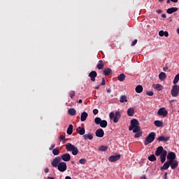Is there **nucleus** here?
<instances>
[{
	"label": "nucleus",
	"mask_w": 179,
	"mask_h": 179,
	"mask_svg": "<svg viewBox=\"0 0 179 179\" xmlns=\"http://www.w3.org/2000/svg\"><path fill=\"white\" fill-rule=\"evenodd\" d=\"M66 150L67 152H72V155L73 156H76L78 153H79V150H78V147L72 145L71 143H68L66 144Z\"/></svg>",
	"instance_id": "f257e3e1"
},
{
	"label": "nucleus",
	"mask_w": 179,
	"mask_h": 179,
	"mask_svg": "<svg viewBox=\"0 0 179 179\" xmlns=\"http://www.w3.org/2000/svg\"><path fill=\"white\" fill-rule=\"evenodd\" d=\"M110 120H113V122L117 124L120 121V118H121V112L117 111L115 113L114 112H110L109 114Z\"/></svg>",
	"instance_id": "f03ea898"
},
{
	"label": "nucleus",
	"mask_w": 179,
	"mask_h": 179,
	"mask_svg": "<svg viewBox=\"0 0 179 179\" xmlns=\"http://www.w3.org/2000/svg\"><path fill=\"white\" fill-rule=\"evenodd\" d=\"M155 138H156V133L155 132L150 133L144 141V145L145 146H148L149 143H152V142L155 141Z\"/></svg>",
	"instance_id": "7ed1b4c3"
},
{
	"label": "nucleus",
	"mask_w": 179,
	"mask_h": 179,
	"mask_svg": "<svg viewBox=\"0 0 179 179\" xmlns=\"http://www.w3.org/2000/svg\"><path fill=\"white\" fill-rule=\"evenodd\" d=\"M94 122L96 125H100L101 128H106L108 125L107 120H101L100 117H96L94 119Z\"/></svg>",
	"instance_id": "20e7f679"
},
{
	"label": "nucleus",
	"mask_w": 179,
	"mask_h": 179,
	"mask_svg": "<svg viewBox=\"0 0 179 179\" xmlns=\"http://www.w3.org/2000/svg\"><path fill=\"white\" fill-rule=\"evenodd\" d=\"M171 94L172 97H179V85H173L172 86V90H171Z\"/></svg>",
	"instance_id": "39448f33"
},
{
	"label": "nucleus",
	"mask_w": 179,
	"mask_h": 179,
	"mask_svg": "<svg viewBox=\"0 0 179 179\" xmlns=\"http://www.w3.org/2000/svg\"><path fill=\"white\" fill-rule=\"evenodd\" d=\"M157 115H159V117H167V115H169V111H167V110H166V108L163 107V108H160L158 110L157 112Z\"/></svg>",
	"instance_id": "423d86ee"
},
{
	"label": "nucleus",
	"mask_w": 179,
	"mask_h": 179,
	"mask_svg": "<svg viewBox=\"0 0 179 179\" xmlns=\"http://www.w3.org/2000/svg\"><path fill=\"white\" fill-rule=\"evenodd\" d=\"M66 169H67L66 163L64 162H60L57 166V170H59V171H61V173H64V171H66Z\"/></svg>",
	"instance_id": "0eeeda50"
},
{
	"label": "nucleus",
	"mask_w": 179,
	"mask_h": 179,
	"mask_svg": "<svg viewBox=\"0 0 179 179\" xmlns=\"http://www.w3.org/2000/svg\"><path fill=\"white\" fill-rule=\"evenodd\" d=\"M176 157H177V156L173 152H169L166 156L167 160H169V162H171V163H173V162L176 160Z\"/></svg>",
	"instance_id": "6e6552de"
},
{
	"label": "nucleus",
	"mask_w": 179,
	"mask_h": 179,
	"mask_svg": "<svg viewBox=\"0 0 179 179\" xmlns=\"http://www.w3.org/2000/svg\"><path fill=\"white\" fill-rule=\"evenodd\" d=\"M135 127H139V121L136 119H133L131 120V126L129 127V130L132 131Z\"/></svg>",
	"instance_id": "1a4fd4ad"
},
{
	"label": "nucleus",
	"mask_w": 179,
	"mask_h": 179,
	"mask_svg": "<svg viewBox=\"0 0 179 179\" xmlns=\"http://www.w3.org/2000/svg\"><path fill=\"white\" fill-rule=\"evenodd\" d=\"M61 163V158L59 157H55L51 162L52 167H58V165Z\"/></svg>",
	"instance_id": "9d476101"
},
{
	"label": "nucleus",
	"mask_w": 179,
	"mask_h": 179,
	"mask_svg": "<svg viewBox=\"0 0 179 179\" xmlns=\"http://www.w3.org/2000/svg\"><path fill=\"white\" fill-rule=\"evenodd\" d=\"M120 159H121V155H112V156H110L108 157V160L111 163H113L114 162H118V160H120Z\"/></svg>",
	"instance_id": "9b49d317"
},
{
	"label": "nucleus",
	"mask_w": 179,
	"mask_h": 179,
	"mask_svg": "<svg viewBox=\"0 0 179 179\" xmlns=\"http://www.w3.org/2000/svg\"><path fill=\"white\" fill-rule=\"evenodd\" d=\"M88 76L90 78L91 82H96V78H97V72H96V71H92L89 73Z\"/></svg>",
	"instance_id": "f8f14e48"
},
{
	"label": "nucleus",
	"mask_w": 179,
	"mask_h": 179,
	"mask_svg": "<svg viewBox=\"0 0 179 179\" xmlns=\"http://www.w3.org/2000/svg\"><path fill=\"white\" fill-rule=\"evenodd\" d=\"M60 158L63 162H69L71 160V155L69 153L63 154Z\"/></svg>",
	"instance_id": "ddd939ff"
},
{
	"label": "nucleus",
	"mask_w": 179,
	"mask_h": 179,
	"mask_svg": "<svg viewBox=\"0 0 179 179\" xmlns=\"http://www.w3.org/2000/svg\"><path fill=\"white\" fill-rule=\"evenodd\" d=\"M95 134L98 138H103L104 136V130L103 129H99L96 131Z\"/></svg>",
	"instance_id": "4468645a"
},
{
	"label": "nucleus",
	"mask_w": 179,
	"mask_h": 179,
	"mask_svg": "<svg viewBox=\"0 0 179 179\" xmlns=\"http://www.w3.org/2000/svg\"><path fill=\"white\" fill-rule=\"evenodd\" d=\"M164 148H163V146H159L157 148L155 151V156H160L164 152Z\"/></svg>",
	"instance_id": "2eb2a0df"
},
{
	"label": "nucleus",
	"mask_w": 179,
	"mask_h": 179,
	"mask_svg": "<svg viewBox=\"0 0 179 179\" xmlns=\"http://www.w3.org/2000/svg\"><path fill=\"white\" fill-rule=\"evenodd\" d=\"M157 141H159V142H169V141H170V137H166L164 136H161L159 137H158Z\"/></svg>",
	"instance_id": "dca6fc26"
},
{
	"label": "nucleus",
	"mask_w": 179,
	"mask_h": 179,
	"mask_svg": "<svg viewBox=\"0 0 179 179\" xmlns=\"http://www.w3.org/2000/svg\"><path fill=\"white\" fill-rule=\"evenodd\" d=\"M177 10H178V8H177V7H171V8H168L166 10V13H168L169 15H171V14L174 13L175 12H177Z\"/></svg>",
	"instance_id": "f3484780"
},
{
	"label": "nucleus",
	"mask_w": 179,
	"mask_h": 179,
	"mask_svg": "<svg viewBox=\"0 0 179 179\" xmlns=\"http://www.w3.org/2000/svg\"><path fill=\"white\" fill-rule=\"evenodd\" d=\"M167 156V150H164V152H163L162 153V155H160V159H161V162L162 163H164V162H166V157Z\"/></svg>",
	"instance_id": "a211bd4d"
},
{
	"label": "nucleus",
	"mask_w": 179,
	"mask_h": 179,
	"mask_svg": "<svg viewBox=\"0 0 179 179\" xmlns=\"http://www.w3.org/2000/svg\"><path fill=\"white\" fill-rule=\"evenodd\" d=\"M152 87H154V89L157 90L158 92H162V90H163V85H162L161 84H154L152 85Z\"/></svg>",
	"instance_id": "6ab92c4d"
},
{
	"label": "nucleus",
	"mask_w": 179,
	"mask_h": 179,
	"mask_svg": "<svg viewBox=\"0 0 179 179\" xmlns=\"http://www.w3.org/2000/svg\"><path fill=\"white\" fill-rule=\"evenodd\" d=\"M171 164V161H167L165 162L162 167H161V170H167L169 167H170V165Z\"/></svg>",
	"instance_id": "aec40b11"
},
{
	"label": "nucleus",
	"mask_w": 179,
	"mask_h": 179,
	"mask_svg": "<svg viewBox=\"0 0 179 179\" xmlns=\"http://www.w3.org/2000/svg\"><path fill=\"white\" fill-rule=\"evenodd\" d=\"M89 115L87 114V113L86 112H83L81 113V115H80V120L82 121V122H83L84 121H86L87 118V116Z\"/></svg>",
	"instance_id": "412c9836"
},
{
	"label": "nucleus",
	"mask_w": 179,
	"mask_h": 179,
	"mask_svg": "<svg viewBox=\"0 0 179 179\" xmlns=\"http://www.w3.org/2000/svg\"><path fill=\"white\" fill-rule=\"evenodd\" d=\"M84 141H87V139H89V141H92L93 139V134H87L85 135H84L83 136Z\"/></svg>",
	"instance_id": "4be33fe9"
},
{
	"label": "nucleus",
	"mask_w": 179,
	"mask_h": 179,
	"mask_svg": "<svg viewBox=\"0 0 179 179\" xmlns=\"http://www.w3.org/2000/svg\"><path fill=\"white\" fill-rule=\"evenodd\" d=\"M171 169H172V170H174V169H177V167H178V162L177 160H173L171 164Z\"/></svg>",
	"instance_id": "5701e85b"
},
{
	"label": "nucleus",
	"mask_w": 179,
	"mask_h": 179,
	"mask_svg": "<svg viewBox=\"0 0 179 179\" xmlns=\"http://www.w3.org/2000/svg\"><path fill=\"white\" fill-rule=\"evenodd\" d=\"M134 114H135V109H134V108H129L127 110V115H129V117H134Z\"/></svg>",
	"instance_id": "b1692460"
},
{
	"label": "nucleus",
	"mask_w": 179,
	"mask_h": 179,
	"mask_svg": "<svg viewBox=\"0 0 179 179\" xmlns=\"http://www.w3.org/2000/svg\"><path fill=\"white\" fill-rule=\"evenodd\" d=\"M68 114L73 117V115H76V110L73 108H69L68 110Z\"/></svg>",
	"instance_id": "393cba45"
},
{
	"label": "nucleus",
	"mask_w": 179,
	"mask_h": 179,
	"mask_svg": "<svg viewBox=\"0 0 179 179\" xmlns=\"http://www.w3.org/2000/svg\"><path fill=\"white\" fill-rule=\"evenodd\" d=\"M97 69L101 70L104 68V62L103 60H99L98 64L96 65Z\"/></svg>",
	"instance_id": "a878e982"
},
{
	"label": "nucleus",
	"mask_w": 179,
	"mask_h": 179,
	"mask_svg": "<svg viewBox=\"0 0 179 179\" xmlns=\"http://www.w3.org/2000/svg\"><path fill=\"white\" fill-rule=\"evenodd\" d=\"M77 132L78 134H79V135H85V128L78 127L77 128Z\"/></svg>",
	"instance_id": "bb28decb"
},
{
	"label": "nucleus",
	"mask_w": 179,
	"mask_h": 179,
	"mask_svg": "<svg viewBox=\"0 0 179 179\" xmlns=\"http://www.w3.org/2000/svg\"><path fill=\"white\" fill-rule=\"evenodd\" d=\"M103 75L105 76H108V75H110L112 73L113 71L111 70V69L108 68V69L103 70Z\"/></svg>",
	"instance_id": "cd10ccee"
},
{
	"label": "nucleus",
	"mask_w": 179,
	"mask_h": 179,
	"mask_svg": "<svg viewBox=\"0 0 179 179\" xmlns=\"http://www.w3.org/2000/svg\"><path fill=\"white\" fill-rule=\"evenodd\" d=\"M154 124L155 125V127H157V128H161L162 127H163V122L160 120H155L154 122Z\"/></svg>",
	"instance_id": "c85d7f7f"
},
{
	"label": "nucleus",
	"mask_w": 179,
	"mask_h": 179,
	"mask_svg": "<svg viewBox=\"0 0 179 179\" xmlns=\"http://www.w3.org/2000/svg\"><path fill=\"white\" fill-rule=\"evenodd\" d=\"M120 103H128V98L125 95L120 96Z\"/></svg>",
	"instance_id": "c756f323"
},
{
	"label": "nucleus",
	"mask_w": 179,
	"mask_h": 179,
	"mask_svg": "<svg viewBox=\"0 0 179 179\" xmlns=\"http://www.w3.org/2000/svg\"><path fill=\"white\" fill-rule=\"evenodd\" d=\"M66 132H67L68 135H72V132H73V125L69 124Z\"/></svg>",
	"instance_id": "7c9ffc66"
},
{
	"label": "nucleus",
	"mask_w": 179,
	"mask_h": 179,
	"mask_svg": "<svg viewBox=\"0 0 179 179\" xmlns=\"http://www.w3.org/2000/svg\"><path fill=\"white\" fill-rule=\"evenodd\" d=\"M159 78L160 80H165L166 78H167V75H166L164 72H161L159 75Z\"/></svg>",
	"instance_id": "2f4dec72"
},
{
	"label": "nucleus",
	"mask_w": 179,
	"mask_h": 179,
	"mask_svg": "<svg viewBox=\"0 0 179 179\" xmlns=\"http://www.w3.org/2000/svg\"><path fill=\"white\" fill-rule=\"evenodd\" d=\"M135 91L136 93H141V92H143V87H142L141 85H137L135 88Z\"/></svg>",
	"instance_id": "473e14b6"
},
{
	"label": "nucleus",
	"mask_w": 179,
	"mask_h": 179,
	"mask_svg": "<svg viewBox=\"0 0 179 179\" xmlns=\"http://www.w3.org/2000/svg\"><path fill=\"white\" fill-rule=\"evenodd\" d=\"M125 74L124 73H121L118 76H117V80L120 81V82H124V80H125Z\"/></svg>",
	"instance_id": "72a5a7b5"
},
{
	"label": "nucleus",
	"mask_w": 179,
	"mask_h": 179,
	"mask_svg": "<svg viewBox=\"0 0 179 179\" xmlns=\"http://www.w3.org/2000/svg\"><path fill=\"white\" fill-rule=\"evenodd\" d=\"M108 149V147L107 145H101L99 148V150L100 152H106Z\"/></svg>",
	"instance_id": "f704fd0d"
},
{
	"label": "nucleus",
	"mask_w": 179,
	"mask_h": 179,
	"mask_svg": "<svg viewBox=\"0 0 179 179\" xmlns=\"http://www.w3.org/2000/svg\"><path fill=\"white\" fill-rule=\"evenodd\" d=\"M179 81V73L175 76L174 80L173 81V85H177Z\"/></svg>",
	"instance_id": "c9c22d12"
},
{
	"label": "nucleus",
	"mask_w": 179,
	"mask_h": 179,
	"mask_svg": "<svg viewBox=\"0 0 179 179\" xmlns=\"http://www.w3.org/2000/svg\"><path fill=\"white\" fill-rule=\"evenodd\" d=\"M156 156H155V155H151L148 157V160H150V162H156Z\"/></svg>",
	"instance_id": "e433bc0d"
},
{
	"label": "nucleus",
	"mask_w": 179,
	"mask_h": 179,
	"mask_svg": "<svg viewBox=\"0 0 179 179\" xmlns=\"http://www.w3.org/2000/svg\"><path fill=\"white\" fill-rule=\"evenodd\" d=\"M134 134H136L138 132H139V131H141V127L139 126H136L134 127V129H132Z\"/></svg>",
	"instance_id": "4c0bfd02"
},
{
	"label": "nucleus",
	"mask_w": 179,
	"mask_h": 179,
	"mask_svg": "<svg viewBox=\"0 0 179 179\" xmlns=\"http://www.w3.org/2000/svg\"><path fill=\"white\" fill-rule=\"evenodd\" d=\"M52 154L54 155V156H58V155H59V150L58 148L53 149Z\"/></svg>",
	"instance_id": "58836bf2"
},
{
	"label": "nucleus",
	"mask_w": 179,
	"mask_h": 179,
	"mask_svg": "<svg viewBox=\"0 0 179 179\" xmlns=\"http://www.w3.org/2000/svg\"><path fill=\"white\" fill-rule=\"evenodd\" d=\"M75 94H76L75 91H71L69 92V96H70L71 99H73L75 97Z\"/></svg>",
	"instance_id": "ea45409f"
},
{
	"label": "nucleus",
	"mask_w": 179,
	"mask_h": 179,
	"mask_svg": "<svg viewBox=\"0 0 179 179\" xmlns=\"http://www.w3.org/2000/svg\"><path fill=\"white\" fill-rule=\"evenodd\" d=\"M59 141L63 142H66V138H65V136H59Z\"/></svg>",
	"instance_id": "a19ab883"
},
{
	"label": "nucleus",
	"mask_w": 179,
	"mask_h": 179,
	"mask_svg": "<svg viewBox=\"0 0 179 179\" xmlns=\"http://www.w3.org/2000/svg\"><path fill=\"white\" fill-rule=\"evenodd\" d=\"M141 136H142V132L139 131L134 135V138H141Z\"/></svg>",
	"instance_id": "79ce46f5"
},
{
	"label": "nucleus",
	"mask_w": 179,
	"mask_h": 179,
	"mask_svg": "<svg viewBox=\"0 0 179 179\" xmlns=\"http://www.w3.org/2000/svg\"><path fill=\"white\" fill-rule=\"evenodd\" d=\"M86 159H80V160H79V163L80 164H86Z\"/></svg>",
	"instance_id": "37998d69"
},
{
	"label": "nucleus",
	"mask_w": 179,
	"mask_h": 179,
	"mask_svg": "<svg viewBox=\"0 0 179 179\" xmlns=\"http://www.w3.org/2000/svg\"><path fill=\"white\" fill-rule=\"evenodd\" d=\"M106 85V80L104 79V78H102V81L100 84V86H104Z\"/></svg>",
	"instance_id": "c03bdc74"
},
{
	"label": "nucleus",
	"mask_w": 179,
	"mask_h": 179,
	"mask_svg": "<svg viewBox=\"0 0 179 179\" xmlns=\"http://www.w3.org/2000/svg\"><path fill=\"white\" fill-rule=\"evenodd\" d=\"M147 96H153L154 93L152 91H148L146 92Z\"/></svg>",
	"instance_id": "a18cd8bd"
},
{
	"label": "nucleus",
	"mask_w": 179,
	"mask_h": 179,
	"mask_svg": "<svg viewBox=\"0 0 179 179\" xmlns=\"http://www.w3.org/2000/svg\"><path fill=\"white\" fill-rule=\"evenodd\" d=\"M159 36H160V37H163V36H164V31L163 30L159 31Z\"/></svg>",
	"instance_id": "49530a36"
},
{
	"label": "nucleus",
	"mask_w": 179,
	"mask_h": 179,
	"mask_svg": "<svg viewBox=\"0 0 179 179\" xmlns=\"http://www.w3.org/2000/svg\"><path fill=\"white\" fill-rule=\"evenodd\" d=\"M93 114H94V115H96V114H99V110H97V109H94V110H93Z\"/></svg>",
	"instance_id": "de8ad7c7"
},
{
	"label": "nucleus",
	"mask_w": 179,
	"mask_h": 179,
	"mask_svg": "<svg viewBox=\"0 0 179 179\" xmlns=\"http://www.w3.org/2000/svg\"><path fill=\"white\" fill-rule=\"evenodd\" d=\"M136 43H138V40L137 39H135L132 43H131V45L134 46V45H136Z\"/></svg>",
	"instance_id": "09e8293b"
},
{
	"label": "nucleus",
	"mask_w": 179,
	"mask_h": 179,
	"mask_svg": "<svg viewBox=\"0 0 179 179\" xmlns=\"http://www.w3.org/2000/svg\"><path fill=\"white\" fill-rule=\"evenodd\" d=\"M55 148V144H52L49 148V150H52Z\"/></svg>",
	"instance_id": "8fccbe9b"
},
{
	"label": "nucleus",
	"mask_w": 179,
	"mask_h": 179,
	"mask_svg": "<svg viewBox=\"0 0 179 179\" xmlns=\"http://www.w3.org/2000/svg\"><path fill=\"white\" fill-rule=\"evenodd\" d=\"M164 36L165 37H169V32L167 31H164Z\"/></svg>",
	"instance_id": "3c124183"
},
{
	"label": "nucleus",
	"mask_w": 179,
	"mask_h": 179,
	"mask_svg": "<svg viewBox=\"0 0 179 179\" xmlns=\"http://www.w3.org/2000/svg\"><path fill=\"white\" fill-rule=\"evenodd\" d=\"M164 179H168L167 178V172H166L164 175Z\"/></svg>",
	"instance_id": "603ef678"
},
{
	"label": "nucleus",
	"mask_w": 179,
	"mask_h": 179,
	"mask_svg": "<svg viewBox=\"0 0 179 179\" xmlns=\"http://www.w3.org/2000/svg\"><path fill=\"white\" fill-rule=\"evenodd\" d=\"M49 171H50V169H48V168H45V173H49Z\"/></svg>",
	"instance_id": "864d4df0"
},
{
	"label": "nucleus",
	"mask_w": 179,
	"mask_h": 179,
	"mask_svg": "<svg viewBox=\"0 0 179 179\" xmlns=\"http://www.w3.org/2000/svg\"><path fill=\"white\" fill-rule=\"evenodd\" d=\"M106 92H107V93H111V89L107 88Z\"/></svg>",
	"instance_id": "5fc2aeb1"
},
{
	"label": "nucleus",
	"mask_w": 179,
	"mask_h": 179,
	"mask_svg": "<svg viewBox=\"0 0 179 179\" xmlns=\"http://www.w3.org/2000/svg\"><path fill=\"white\" fill-rule=\"evenodd\" d=\"M171 2H174V3H177L178 0H171Z\"/></svg>",
	"instance_id": "6e6d98bb"
},
{
	"label": "nucleus",
	"mask_w": 179,
	"mask_h": 179,
	"mask_svg": "<svg viewBox=\"0 0 179 179\" xmlns=\"http://www.w3.org/2000/svg\"><path fill=\"white\" fill-rule=\"evenodd\" d=\"M141 179H148V178H146V176H143L141 177Z\"/></svg>",
	"instance_id": "4d7b16f0"
},
{
	"label": "nucleus",
	"mask_w": 179,
	"mask_h": 179,
	"mask_svg": "<svg viewBox=\"0 0 179 179\" xmlns=\"http://www.w3.org/2000/svg\"><path fill=\"white\" fill-rule=\"evenodd\" d=\"M162 17H163V18H166V14H162Z\"/></svg>",
	"instance_id": "13d9d810"
},
{
	"label": "nucleus",
	"mask_w": 179,
	"mask_h": 179,
	"mask_svg": "<svg viewBox=\"0 0 179 179\" xmlns=\"http://www.w3.org/2000/svg\"><path fill=\"white\" fill-rule=\"evenodd\" d=\"M100 86H101V85H99V86H96V87H95V89L97 90H99V89H100Z\"/></svg>",
	"instance_id": "bf43d9fd"
},
{
	"label": "nucleus",
	"mask_w": 179,
	"mask_h": 179,
	"mask_svg": "<svg viewBox=\"0 0 179 179\" xmlns=\"http://www.w3.org/2000/svg\"><path fill=\"white\" fill-rule=\"evenodd\" d=\"M168 70H169V67L168 66L164 68V71H168Z\"/></svg>",
	"instance_id": "052dcab7"
},
{
	"label": "nucleus",
	"mask_w": 179,
	"mask_h": 179,
	"mask_svg": "<svg viewBox=\"0 0 179 179\" xmlns=\"http://www.w3.org/2000/svg\"><path fill=\"white\" fill-rule=\"evenodd\" d=\"M157 13H162V10H157Z\"/></svg>",
	"instance_id": "680f3d73"
},
{
	"label": "nucleus",
	"mask_w": 179,
	"mask_h": 179,
	"mask_svg": "<svg viewBox=\"0 0 179 179\" xmlns=\"http://www.w3.org/2000/svg\"><path fill=\"white\" fill-rule=\"evenodd\" d=\"M65 179H72L70 176H66Z\"/></svg>",
	"instance_id": "e2e57ef3"
},
{
	"label": "nucleus",
	"mask_w": 179,
	"mask_h": 179,
	"mask_svg": "<svg viewBox=\"0 0 179 179\" xmlns=\"http://www.w3.org/2000/svg\"><path fill=\"white\" fill-rule=\"evenodd\" d=\"M47 179H54V177H48V178Z\"/></svg>",
	"instance_id": "0e129e2a"
},
{
	"label": "nucleus",
	"mask_w": 179,
	"mask_h": 179,
	"mask_svg": "<svg viewBox=\"0 0 179 179\" xmlns=\"http://www.w3.org/2000/svg\"><path fill=\"white\" fill-rule=\"evenodd\" d=\"M82 101H83L82 99L78 100V103H82Z\"/></svg>",
	"instance_id": "69168bd1"
},
{
	"label": "nucleus",
	"mask_w": 179,
	"mask_h": 179,
	"mask_svg": "<svg viewBox=\"0 0 179 179\" xmlns=\"http://www.w3.org/2000/svg\"><path fill=\"white\" fill-rule=\"evenodd\" d=\"M177 33H178V34H179V27L177 29Z\"/></svg>",
	"instance_id": "338daca9"
},
{
	"label": "nucleus",
	"mask_w": 179,
	"mask_h": 179,
	"mask_svg": "<svg viewBox=\"0 0 179 179\" xmlns=\"http://www.w3.org/2000/svg\"><path fill=\"white\" fill-rule=\"evenodd\" d=\"M166 3H170V0H167Z\"/></svg>",
	"instance_id": "774afa93"
}]
</instances>
